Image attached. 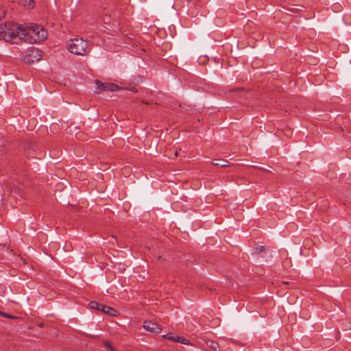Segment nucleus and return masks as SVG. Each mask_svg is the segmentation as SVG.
Here are the masks:
<instances>
[{
  "instance_id": "f257e3e1",
  "label": "nucleus",
  "mask_w": 351,
  "mask_h": 351,
  "mask_svg": "<svg viewBox=\"0 0 351 351\" xmlns=\"http://www.w3.org/2000/svg\"><path fill=\"white\" fill-rule=\"evenodd\" d=\"M19 35V40L33 43H39L45 40L48 33L40 25L32 24L29 26L24 27L21 25V30L18 33Z\"/></svg>"
},
{
  "instance_id": "f03ea898",
  "label": "nucleus",
  "mask_w": 351,
  "mask_h": 351,
  "mask_svg": "<svg viewBox=\"0 0 351 351\" xmlns=\"http://www.w3.org/2000/svg\"><path fill=\"white\" fill-rule=\"evenodd\" d=\"M19 30H21V25L17 23L12 22L1 23L0 39L17 44L20 41L19 35L18 34Z\"/></svg>"
},
{
  "instance_id": "7ed1b4c3",
  "label": "nucleus",
  "mask_w": 351,
  "mask_h": 351,
  "mask_svg": "<svg viewBox=\"0 0 351 351\" xmlns=\"http://www.w3.org/2000/svg\"><path fill=\"white\" fill-rule=\"evenodd\" d=\"M67 47L71 53L79 56H84L90 51L87 41L82 38H76L71 39L69 41Z\"/></svg>"
},
{
  "instance_id": "20e7f679",
  "label": "nucleus",
  "mask_w": 351,
  "mask_h": 351,
  "mask_svg": "<svg viewBox=\"0 0 351 351\" xmlns=\"http://www.w3.org/2000/svg\"><path fill=\"white\" fill-rule=\"evenodd\" d=\"M96 84V93H100L102 91L110 90L115 91L118 90L119 86L112 83H102L99 80L95 82Z\"/></svg>"
},
{
  "instance_id": "39448f33",
  "label": "nucleus",
  "mask_w": 351,
  "mask_h": 351,
  "mask_svg": "<svg viewBox=\"0 0 351 351\" xmlns=\"http://www.w3.org/2000/svg\"><path fill=\"white\" fill-rule=\"evenodd\" d=\"M143 328L149 332L154 333H160L162 331V328L157 323L152 321L146 320L143 322Z\"/></svg>"
},
{
  "instance_id": "423d86ee",
  "label": "nucleus",
  "mask_w": 351,
  "mask_h": 351,
  "mask_svg": "<svg viewBox=\"0 0 351 351\" xmlns=\"http://www.w3.org/2000/svg\"><path fill=\"white\" fill-rule=\"evenodd\" d=\"M28 56L29 59H28L29 62H34L35 59L36 61H38L42 58V51L37 48L31 47L28 49Z\"/></svg>"
},
{
  "instance_id": "0eeeda50",
  "label": "nucleus",
  "mask_w": 351,
  "mask_h": 351,
  "mask_svg": "<svg viewBox=\"0 0 351 351\" xmlns=\"http://www.w3.org/2000/svg\"><path fill=\"white\" fill-rule=\"evenodd\" d=\"M99 311L112 316H116L117 313V311L114 308L104 304L101 305Z\"/></svg>"
},
{
  "instance_id": "6e6552de",
  "label": "nucleus",
  "mask_w": 351,
  "mask_h": 351,
  "mask_svg": "<svg viewBox=\"0 0 351 351\" xmlns=\"http://www.w3.org/2000/svg\"><path fill=\"white\" fill-rule=\"evenodd\" d=\"M215 166H219L221 167H229L230 164L228 160L221 159H215L212 162Z\"/></svg>"
},
{
  "instance_id": "1a4fd4ad",
  "label": "nucleus",
  "mask_w": 351,
  "mask_h": 351,
  "mask_svg": "<svg viewBox=\"0 0 351 351\" xmlns=\"http://www.w3.org/2000/svg\"><path fill=\"white\" fill-rule=\"evenodd\" d=\"M19 4L28 8H32L34 5V0H18Z\"/></svg>"
},
{
  "instance_id": "9d476101",
  "label": "nucleus",
  "mask_w": 351,
  "mask_h": 351,
  "mask_svg": "<svg viewBox=\"0 0 351 351\" xmlns=\"http://www.w3.org/2000/svg\"><path fill=\"white\" fill-rule=\"evenodd\" d=\"M164 339L170 340L173 342L180 341V337L179 336H173L170 334L164 335L162 336Z\"/></svg>"
},
{
  "instance_id": "9b49d317",
  "label": "nucleus",
  "mask_w": 351,
  "mask_h": 351,
  "mask_svg": "<svg viewBox=\"0 0 351 351\" xmlns=\"http://www.w3.org/2000/svg\"><path fill=\"white\" fill-rule=\"evenodd\" d=\"M101 304H99L95 301H92L89 303V306L90 308L96 309L98 311H99V308H101Z\"/></svg>"
},
{
  "instance_id": "f8f14e48",
  "label": "nucleus",
  "mask_w": 351,
  "mask_h": 351,
  "mask_svg": "<svg viewBox=\"0 0 351 351\" xmlns=\"http://www.w3.org/2000/svg\"><path fill=\"white\" fill-rule=\"evenodd\" d=\"M210 348L214 350L215 351H217L219 348V344L215 341H211L210 344Z\"/></svg>"
},
{
  "instance_id": "ddd939ff",
  "label": "nucleus",
  "mask_w": 351,
  "mask_h": 351,
  "mask_svg": "<svg viewBox=\"0 0 351 351\" xmlns=\"http://www.w3.org/2000/svg\"><path fill=\"white\" fill-rule=\"evenodd\" d=\"M104 345L106 348H108L110 351H115L114 348L112 346L110 342L106 341L104 342Z\"/></svg>"
},
{
  "instance_id": "4468645a",
  "label": "nucleus",
  "mask_w": 351,
  "mask_h": 351,
  "mask_svg": "<svg viewBox=\"0 0 351 351\" xmlns=\"http://www.w3.org/2000/svg\"><path fill=\"white\" fill-rule=\"evenodd\" d=\"M0 315H1L2 317H4L9 318V319L14 318V317L12 315H9V314L2 312V311H0Z\"/></svg>"
},
{
  "instance_id": "2eb2a0df",
  "label": "nucleus",
  "mask_w": 351,
  "mask_h": 351,
  "mask_svg": "<svg viewBox=\"0 0 351 351\" xmlns=\"http://www.w3.org/2000/svg\"><path fill=\"white\" fill-rule=\"evenodd\" d=\"M179 343H181L182 344H184V345H188L189 344V341L188 339H182L180 337V341H178Z\"/></svg>"
},
{
  "instance_id": "dca6fc26",
  "label": "nucleus",
  "mask_w": 351,
  "mask_h": 351,
  "mask_svg": "<svg viewBox=\"0 0 351 351\" xmlns=\"http://www.w3.org/2000/svg\"><path fill=\"white\" fill-rule=\"evenodd\" d=\"M5 15V12L4 10H0V20L3 18Z\"/></svg>"
},
{
  "instance_id": "f3484780",
  "label": "nucleus",
  "mask_w": 351,
  "mask_h": 351,
  "mask_svg": "<svg viewBox=\"0 0 351 351\" xmlns=\"http://www.w3.org/2000/svg\"><path fill=\"white\" fill-rule=\"evenodd\" d=\"M258 250H259V252H263L265 250V247L264 246H261L258 248Z\"/></svg>"
}]
</instances>
